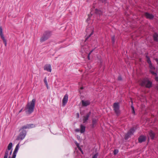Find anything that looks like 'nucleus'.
<instances>
[{
	"instance_id": "nucleus-38",
	"label": "nucleus",
	"mask_w": 158,
	"mask_h": 158,
	"mask_svg": "<svg viewBox=\"0 0 158 158\" xmlns=\"http://www.w3.org/2000/svg\"><path fill=\"white\" fill-rule=\"evenodd\" d=\"M155 80L158 81V77H155Z\"/></svg>"
},
{
	"instance_id": "nucleus-33",
	"label": "nucleus",
	"mask_w": 158,
	"mask_h": 158,
	"mask_svg": "<svg viewBox=\"0 0 158 158\" xmlns=\"http://www.w3.org/2000/svg\"><path fill=\"white\" fill-rule=\"evenodd\" d=\"M131 113L132 114H133L134 115H135V109H133L132 110Z\"/></svg>"
},
{
	"instance_id": "nucleus-6",
	"label": "nucleus",
	"mask_w": 158,
	"mask_h": 158,
	"mask_svg": "<svg viewBox=\"0 0 158 158\" xmlns=\"http://www.w3.org/2000/svg\"><path fill=\"white\" fill-rule=\"evenodd\" d=\"M135 131V129L134 127L131 128L130 130L128 131L127 133L125 135L124 138L126 140L127 139L131 136L133 135Z\"/></svg>"
},
{
	"instance_id": "nucleus-44",
	"label": "nucleus",
	"mask_w": 158,
	"mask_h": 158,
	"mask_svg": "<svg viewBox=\"0 0 158 158\" xmlns=\"http://www.w3.org/2000/svg\"><path fill=\"white\" fill-rule=\"evenodd\" d=\"M81 89H83V87H81Z\"/></svg>"
},
{
	"instance_id": "nucleus-35",
	"label": "nucleus",
	"mask_w": 158,
	"mask_h": 158,
	"mask_svg": "<svg viewBox=\"0 0 158 158\" xmlns=\"http://www.w3.org/2000/svg\"><path fill=\"white\" fill-rule=\"evenodd\" d=\"M75 131L76 132H79L80 131V129L77 128L75 130Z\"/></svg>"
},
{
	"instance_id": "nucleus-1",
	"label": "nucleus",
	"mask_w": 158,
	"mask_h": 158,
	"mask_svg": "<svg viewBox=\"0 0 158 158\" xmlns=\"http://www.w3.org/2000/svg\"><path fill=\"white\" fill-rule=\"evenodd\" d=\"M35 101V99H33L31 102L27 103L24 109L27 113L30 114L33 112Z\"/></svg>"
},
{
	"instance_id": "nucleus-11",
	"label": "nucleus",
	"mask_w": 158,
	"mask_h": 158,
	"mask_svg": "<svg viewBox=\"0 0 158 158\" xmlns=\"http://www.w3.org/2000/svg\"><path fill=\"white\" fill-rule=\"evenodd\" d=\"M91 112L90 111L86 115L83 116V123H85L87 122V121L88 120L89 117L91 115Z\"/></svg>"
},
{
	"instance_id": "nucleus-41",
	"label": "nucleus",
	"mask_w": 158,
	"mask_h": 158,
	"mask_svg": "<svg viewBox=\"0 0 158 158\" xmlns=\"http://www.w3.org/2000/svg\"><path fill=\"white\" fill-rule=\"evenodd\" d=\"M90 54H89L88 55V58L89 60L90 59V58H89V55H90Z\"/></svg>"
},
{
	"instance_id": "nucleus-19",
	"label": "nucleus",
	"mask_w": 158,
	"mask_h": 158,
	"mask_svg": "<svg viewBox=\"0 0 158 158\" xmlns=\"http://www.w3.org/2000/svg\"><path fill=\"white\" fill-rule=\"evenodd\" d=\"M80 132L81 133H83L85 132V127L82 124L80 125Z\"/></svg>"
},
{
	"instance_id": "nucleus-34",
	"label": "nucleus",
	"mask_w": 158,
	"mask_h": 158,
	"mask_svg": "<svg viewBox=\"0 0 158 158\" xmlns=\"http://www.w3.org/2000/svg\"><path fill=\"white\" fill-rule=\"evenodd\" d=\"M118 80L119 81H121L122 80V78L121 76H119L118 77Z\"/></svg>"
},
{
	"instance_id": "nucleus-29",
	"label": "nucleus",
	"mask_w": 158,
	"mask_h": 158,
	"mask_svg": "<svg viewBox=\"0 0 158 158\" xmlns=\"http://www.w3.org/2000/svg\"><path fill=\"white\" fill-rule=\"evenodd\" d=\"M93 32L92 31L89 35L86 37V40H87V39H88L91 36V35H92L93 34Z\"/></svg>"
},
{
	"instance_id": "nucleus-17",
	"label": "nucleus",
	"mask_w": 158,
	"mask_h": 158,
	"mask_svg": "<svg viewBox=\"0 0 158 158\" xmlns=\"http://www.w3.org/2000/svg\"><path fill=\"white\" fill-rule=\"evenodd\" d=\"M153 38L154 41L155 42H158V33L157 32H155L153 35Z\"/></svg>"
},
{
	"instance_id": "nucleus-22",
	"label": "nucleus",
	"mask_w": 158,
	"mask_h": 158,
	"mask_svg": "<svg viewBox=\"0 0 158 158\" xmlns=\"http://www.w3.org/2000/svg\"><path fill=\"white\" fill-rule=\"evenodd\" d=\"M19 143L18 144L16 145V146L14 150V152L17 153V152H18V151L19 150Z\"/></svg>"
},
{
	"instance_id": "nucleus-26",
	"label": "nucleus",
	"mask_w": 158,
	"mask_h": 158,
	"mask_svg": "<svg viewBox=\"0 0 158 158\" xmlns=\"http://www.w3.org/2000/svg\"><path fill=\"white\" fill-rule=\"evenodd\" d=\"M118 152V149H115L113 152L114 155H116Z\"/></svg>"
},
{
	"instance_id": "nucleus-42",
	"label": "nucleus",
	"mask_w": 158,
	"mask_h": 158,
	"mask_svg": "<svg viewBox=\"0 0 158 158\" xmlns=\"http://www.w3.org/2000/svg\"><path fill=\"white\" fill-rule=\"evenodd\" d=\"M23 110V109H21L19 111V113H20V112H21Z\"/></svg>"
},
{
	"instance_id": "nucleus-28",
	"label": "nucleus",
	"mask_w": 158,
	"mask_h": 158,
	"mask_svg": "<svg viewBox=\"0 0 158 158\" xmlns=\"http://www.w3.org/2000/svg\"><path fill=\"white\" fill-rule=\"evenodd\" d=\"M98 156V153L95 154L92 157V158H97Z\"/></svg>"
},
{
	"instance_id": "nucleus-13",
	"label": "nucleus",
	"mask_w": 158,
	"mask_h": 158,
	"mask_svg": "<svg viewBox=\"0 0 158 158\" xmlns=\"http://www.w3.org/2000/svg\"><path fill=\"white\" fill-rule=\"evenodd\" d=\"M68 96L67 94H66L64 96L62 100L63 106H64L67 103L68 100Z\"/></svg>"
},
{
	"instance_id": "nucleus-3",
	"label": "nucleus",
	"mask_w": 158,
	"mask_h": 158,
	"mask_svg": "<svg viewBox=\"0 0 158 158\" xmlns=\"http://www.w3.org/2000/svg\"><path fill=\"white\" fill-rule=\"evenodd\" d=\"M113 108L117 116H118L121 114V110L120 109V105L119 102L114 103Z\"/></svg>"
},
{
	"instance_id": "nucleus-20",
	"label": "nucleus",
	"mask_w": 158,
	"mask_h": 158,
	"mask_svg": "<svg viewBox=\"0 0 158 158\" xmlns=\"http://www.w3.org/2000/svg\"><path fill=\"white\" fill-rule=\"evenodd\" d=\"M146 57L147 58V61L148 64H151V61L149 57L148 56H146Z\"/></svg>"
},
{
	"instance_id": "nucleus-31",
	"label": "nucleus",
	"mask_w": 158,
	"mask_h": 158,
	"mask_svg": "<svg viewBox=\"0 0 158 158\" xmlns=\"http://www.w3.org/2000/svg\"><path fill=\"white\" fill-rule=\"evenodd\" d=\"M44 82L45 84L48 83L46 77H45L44 79Z\"/></svg>"
},
{
	"instance_id": "nucleus-37",
	"label": "nucleus",
	"mask_w": 158,
	"mask_h": 158,
	"mask_svg": "<svg viewBox=\"0 0 158 158\" xmlns=\"http://www.w3.org/2000/svg\"><path fill=\"white\" fill-rule=\"evenodd\" d=\"M155 60H156V62H157V64H158V58H156L155 59Z\"/></svg>"
},
{
	"instance_id": "nucleus-45",
	"label": "nucleus",
	"mask_w": 158,
	"mask_h": 158,
	"mask_svg": "<svg viewBox=\"0 0 158 158\" xmlns=\"http://www.w3.org/2000/svg\"><path fill=\"white\" fill-rule=\"evenodd\" d=\"M12 157H11V156L10 155V156H9L8 158H11Z\"/></svg>"
},
{
	"instance_id": "nucleus-9",
	"label": "nucleus",
	"mask_w": 158,
	"mask_h": 158,
	"mask_svg": "<svg viewBox=\"0 0 158 158\" xmlns=\"http://www.w3.org/2000/svg\"><path fill=\"white\" fill-rule=\"evenodd\" d=\"M144 15L147 19L150 20L153 19L154 18V16L152 14H150L148 12L144 13Z\"/></svg>"
},
{
	"instance_id": "nucleus-18",
	"label": "nucleus",
	"mask_w": 158,
	"mask_h": 158,
	"mask_svg": "<svg viewBox=\"0 0 158 158\" xmlns=\"http://www.w3.org/2000/svg\"><path fill=\"white\" fill-rule=\"evenodd\" d=\"M97 123V120L95 118H93L92 120V127L94 128Z\"/></svg>"
},
{
	"instance_id": "nucleus-39",
	"label": "nucleus",
	"mask_w": 158,
	"mask_h": 158,
	"mask_svg": "<svg viewBox=\"0 0 158 158\" xmlns=\"http://www.w3.org/2000/svg\"><path fill=\"white\" fill-rule=\"evenodd\" d=\"M46 85V86L47 88V89H48V84L47 83V84H45Z\"/></svg>"
},
{
	"instance_id": "nucleus-23",
	"label": "nucleus",
	"mask_w": 158,
	"mask_h": 158,
	"mask_svg": "<svg viewBox=\"0 0 158 158\" xmlns=\"http://www.w3.org/2000/svg\"><path fill=\"white\" fill-rule=\"evenodd\" d=\"M149 65V67L150 69L151 70H154L155 69V67L152 65V63L150 64Z\"/></svg>"
},
{
	"instance_id": "nucleus-32",
	"label": "nucleus",
	"mask_w": 158,
	"mask_h": 158,
	"mask_svg": "<svg viewBox=\"0 0 158 158\" xmlns=\"http://www.w3.org/2000/svg\"><path fill=\"white\" fill-rule=\"evenodd\" d=\"M12 150H13V149L12 148H11V149L10 150L9 152V155L10 156L12 153Z\"/></svg>"
},
{
	"instance_id": "nucleus-40",
	"label": "nucleus",
	"mask_w": 158,
	"mask_h": 158,
	"mask_svg": "<svg viewBox=\"0 0 158 158\" xmlns=\"http://www.w3.org/2000/svg\"><path fill=\"white\" fill-rule=\"evenodd\" d=\"M94 50V49L92 50H91L90 51V52H89V54H90Z\"/></svg>"
},
{
	"instance_id": "nucleus-8",
	"label": "nucleus",
	"mask_w": 158,
	"mask_h": 158,
	"mask_svg": "<svg viewBox=\"0 0 158 158\" xmlns=\"http://www.w3.org/2000/svg\"><path fill=\"white\" fill-rule=\"evenodd\" d=\"M0 36L1 38L3 41V42L5 44V46H6L7 44L6 41L3 34L2 29V26H0Z\"/></svg>"
},
{
	"instance_id": "nucleus-27",
	"label": "nucleus",
	"mask_w": 158,
	"mask_h": 158,
	"mask_svg": "<svg viewBox=\"0 0 158 158\" xmlns=\"http://www.w3.org/2000/svg\"><path fill=\"white\" fill-rule=\"evenodd\" d=\"M17 153L13 152L11 158H15Z\"/></svg>"
},
{
	"instance_id": "nucleus-7",
	"label": "nucleus",
	"mask_w": 158,
	"mask_h": 158,
	"mask_svg": "<svg viewBox=\"0 0 158 158\" xmlns=\"http://www.w3.org/2000/svg\"><path fill=\"white\" fill-rule=\"evenodd\" d=\"M13 146V144L11 142L7 146V148L6 149L3 158H8L9 155V152L10 150Z\"/></svg>"
},
{
	"instance_id": "nucleus-12",
	"label": "nucleus",
	"mask_w": 158,
	"mask_h": 158,
	"mask_svg": "<svg viewBox=\"0 0 158 158\" xmlns=\"http://www.w3.org/2000/svg\"><path fill=\"white\" fill-rule=\"evenodd\" d=\"M35 126L34 124H27L25 126H23L22 127V129H26L27 128L29 129L34 127Z\"/></svg>"
},
{
	"instance_id": "nucleus-24",
	"label": "nucleus",
	"mask_w": 158,
	"mask_h": 158,
	"mask_svg": "<svg viewBox=\"0 0 158 158\" xmlns=\"http://www.w3.org/2000/svg\"><path fill=\"white\" fill-rule=\"evenodd\" d=\"M115 35L111 37V41L113 44H114L115 43Z\"/></svg>"
},
{
	"instance_id": "nucleus-14",
	"label": "nucleus",
	"mask_w": 158,
	"mask_h": 158,
	"mask_svg": "<svg viewBox=\"0 0 158 158\" xmlns=\"http://www.w3.org/2000/svg\"><path fill=\"white\" fill-rule=\"evenodd\" d=\"M44 69L46 70L48 72H51L52 71L51 67L50 64H46L44 67Z\"/></svg>"
},
{
	"instance_id": "nucleus-10",
	"label": "nucleus",
	"mask_w": 158,
	"mask_h": 158,
	"mask_svg": "<svg viewBox=\"0 0 158 158\" xmlns=\"http://www.w3.org/2000/svg\"><path fill=\"white\" fill-rule=\"evenodd\" d=\"M146 137L143 135L140 136L138 138V141L139 143L144 142L146 140Z\"/></svg>"
},
{
	"instance_id": "nucleus-4",
	"label": "nucleus",
	"mask_w": 158,
	"mask_h": 158,
	"mask_svg": "<svg viewBox=\"0 0 158 158\" xmlns=\"http://www.w3.org/2000/svg\"><path fill=\"white\" fill-rule=\"evenodd\" d=\"M19 131H21L17 136L16 139L17 140H22L25 138L27 134L26 130H24V129H22V128L20 129Z\"/></svg>"
},
{
	"instance_id": "nucleus-43",
	"label": "nucleus",
	"mask_w": 158,
	"mask_h": 158,
	"mask_svg": "<svg viewBox=\"0 0 158 158\" xmlns=\"http://www.w3.org/2000/svg\"><path fill=\"white\" fill-rule=\"evenodd\" d=\"M77 116L78 118L79 117V113H77Z\"/></svg>"
},
{
	"instance_id": "nucleus-16",
	"label": "nucleus",
	"mask_w": 158,
	"mask_h": 158,
	"mask_svg": "<svg viewBox=\"0 0 158 158\" xmlns=\"http://www.w3.org/2000/svg\"><path fill=\"white\" fill-rule=\"evenodd\" d=\"M148 134L151 139L152 140L154 139L155 136V133L152 130H150L149 131Z\"/></svg>"
},
{
	"instance_id": "nucleus-21",
	"label": "nucleus",
	"mask_w": 158,
	"mask_h": 158,
	"mask_svg": "<svg viewBox=\"0 0 158 158\" xmlns=\"http://www.w3.org/2000/svg\"><path fill=\"white\" fill-rule=\"evenodd\" d=\"M95 13L96 14L98 15H100L101 14H102V11L97 9H95Z\"/></svg>"
},
{
	"instance_id": "nucleus-30",
	"label": "nucleus",
	"mask_w": 158,
	"mask_h": 158,
	"mask_svg": "<svg viewBox=\"0 0 158 158\" xmlns=\"http://www.w3.org/2000/svg\"><path fill=\"white\" fill-rule=\"evenodd\" d=\"M99 1L102 2L103 3H106V0H99Z\"/></svg>"
},
{
	"instance_id": "nucleus-25",
	"label": "nucleus",
	"mask_w": 158,
	"mask_h": 158,
	"mask_svg": "<svg viewBox=\"0 0 158 158\" xmlns=\"http://www.w3.org/2000/svg\"><path fill=\"white\" fill-rule=\"evenodd\" d=\"M150 71L152 75L156 76L157 75L156 73L154 72L152 70H150Z\"/></svg>"
},
{
	"instance_id": "nucleus-46",
	"label": "nucleus",
	"mask_w": 158,
	"mask_h": 158,
	"mask_svg": "<svg viewBox=\"0 0 158 158\" xmlns=\"http://www.w3.org/2000/svg\"><path fill=\"white\" fill-rule=\"evenodd\" d=\"M77 146H78V144L77 145Z\"/></svg>"
},
{
	"instance_id": "nucleus-5",
	"label": "nucleus",
	"mask_w": 158,
	"mask_h": 158,
	"mask_svg": "<svg viewBox=\"0 0 158 158\" xmlns=\"http://www.w3.org/2000/svg\"><path fill=\"white\" fill-rule=\"evenodd\" d=\"M140 85L142 86L145 85L146 88H149L152 87V82L148 80L144 79L141 81Z\"/></svg>"
},
{
	"instance_id": "nucleus-47",
	"label": "nucleus",
	"mask_w": 158,
	"mask_h": 158,
	"mask_svg": "<svg viewBox=\"0 0 158 158\" xmlns=\"http://www.w3.org/2000/svg\"><path fill=\"white\" fill-rule=\"evenodd\" d=\"M157 89H158V87Z\"/></svg>"
},
{
	"instance_id": "nucleus-36",
	"label": "nucleus",
	"mask_w": 158,
	"mask_h": 158,
	"mask_svg": "<svg viewBox=\"0 0 158 158\" xmlns=\"http://www.w3.org/2000/svg\"><path fill=\"white\" fill-rule=\"evenodd\" d=\"M131 108L132 109V110L133 109H134V106H133V102H132V104L131 105Z\"/></svg>"
},
{
	"instance_id": "nucleus-15",
	"label": "nucleus",
	"mask_w": 158,
	"mask_h": 158,
	"mask_svg": "<svg viewBox=\"0 0 158 158\" xmlns=\"http://www.w3.org/2000/svg\"><path fill=\"white\" fill-rule=\"evenodd\" d=\"M90 103V102L89 100L84 101L82 100L81 101L82 105L83 106H87L89 105Z\"/></svg>"
},
{
	"instance_id": "nucleus-2",
	"label": "nucleus",
	"mask_w": 158,
	"mask_h": 158,
	"mask_svg": "<svg viewBox=\"0 0 158 158\" xmlns=\"http://www.w3.org/2000/svg\"><path fill=\"white\" fill-rule=\"evenodd\" d=\"M52 35V31H44L43 36L40 39V41L43 42L48 39Z\"/></svg>"
}]
</instances>
